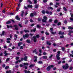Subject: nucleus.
Masks as SVG:
<instances>
[{"instance_id": "1", "label": "nucleus", "mask_w": 73, "mask_h": 73, "mask_svg": "<svg viewBox=\"0 0 73 73\" xmlns=\"http://www.w3.org/2000/svg\"><path fill=\"white\" fill-rule=\"evenodd\" d=\"M36 37L37 38H38V37H40V35H36V36H33V40L34 41V42H36Z\"/></svg>"}, {"instance_id": "2", "label": "nucleus", "mask_w": 73, "mask_h": 73, "mask_svg": "<svg viewBox=\"0 0 73 73\" xmlns=\"http://www.w3.org/2000/svg\"><path fill=\"white\" fill-rule=\"evenodd\" d=\"M63 68L65 70L66 69L68 68L69 67V66H68V64H66L65 66L63 65L62 66Z\"/></svg>"}, {"instance_id": "3", "label": "nucleus", "mask_w": 73, "mask_h": 73, "mask_svg": "<svg viewBox=\"0 0 73 73\" xmlns=\"http://www.w3.org/2000/svg\"><path fill=\"white\" fill-rule=\"evenodd\" d=\"M48 18L46 17V16H44L43 17V19L42 20V21L43 23H46V20H47V19Z\"/></svg>"}, {"instance_id": "4", "label": "nucleus", "mask_w": 73, "mask_h": 73, "mask_svg": "<svg viewBox=\"0 0 73 73\" xmlns=\"http://www.w3.org/2000/svg\"><path fill=\"white\" fill-rule=\"evenodd\" d=\"M54 66L53 65H51V66H49L47 68L46 70H47L49 71L50 70L51 67V68H53Z\"/></svg>"}, {"instance_id": "5", "label": "nucleus", "mask_w": 73, "mask_h": 73, "mask_svg": "<svg viewBox=\"0 0 73 73\" xmlns=\"http://www.w3.org/2000/svg\"><path fill=\"white\" fill-rule=\"evenodd\" d=\"M33 6L32 5H28L27 6V7L25 6H24V8L25 9H28V8H32Z\"/></svg>"}, {"instance_id": "6", "label": "nucleus", "mask_w": 73, "mask_h": 73, "mask_svg": "<svg viewBox=\"0 0 73 73\" xmlns=\"http://www.w3.org/2000/svg\"><path fill=\"white\" fill-rule=\"evenodd\" d=\"M70 14L71 15V16L72 18H70V20H71V21H73V14H72V13H70Z\"/></svg>"}, {"instance_id": "7", "label": "nucleus", "mask_w": 73, "mask_h": 73, "mask_svg": "<svg viewBox=\"0 0 73 73\" xmlns=\"http://www.w3.org/2000/svg\"><path fill=\"white\" fill-rule=\"evenodd\" d=\"M23 36L24 38H25V37H29V35H28V34H27L25 35H23Z\"/></svg>"}, {"instance_id": "8", "label": "nucleus", "mask_w": 73, "mask_h": 73, "mask_svg": "<svg viewBox=\"0 0 73 73\" xmlns=\"http://www.w3.org/2000/svg\"><path fill=\"white\" fill-rule=\"evenodd\" d=\"M60 56V54H57L56 55V58L57 60H60V58L59 57Z\"/></svg>"}, {"instance_id": "9", "label": "nucleus", "mask_w": 73, "mask_h": 73, "mask_svg": "<svg viewBox=\"0 0 73 73\" xmlns=\"http://www.w3.org/2000/svg\"><path fill=\"white\" fill-rule=\"evenodd\" d=\"M7 28H12V26L11 25H7Z\"/></svg>"}, {"instance_id": "10", "label": "nucleus", "mask_w": 73, "mask_h": 73, "mask_svg": "<svg viewBox=\"0 0 73 73\" xmlns=\"http://www.w3.org/2000/svg\"><path fill=\"white\" fill-rule=\"evenodd\" d=\"M27 59H28V57L27 56H25L23 58L24 61H27Z\"/></svg>"}, {"instance_id": "11", "label": "nucleus", "mask_w": 73, "mask_h": 73, "mask_svg": "<svg viewBox=\"0 0 73 73\" xmlns=\"http://www.w3.org/2000/svg\"><path fill=\"white\" fill-rule=\"evenodd\" d=\"M16 18L17 20H20V18L19 17L18 15L16 16Z\"/></svg>"}, {"instance_id": "12", "label": "nucleus", "mask_w": 73, "mask_h": 73, "mask_svg": "<svg viewBox=\"0 0 73 73\" xmlns=\"http://www.w3.org/2000/svg\"><path fill=\"white\" fill-rule=\"evenodd\" d=\"M47 44L49 45H50L52 44V43H50V41H47Z\"/></svg>"}, {"instance_id": "13", "label": "nucleus", "mask_w": 73, "mask_h": 73, "mask_svg": "<svg viewBox=\"0 0 73 73\" xmlns=\"http://www.w3.org/2000/svg\"><path fill=\"white\" fill-rule=\"evenodd\" d=\"M28 63H23V65L24 66H25V65L28 66L29 65Z\"/></svg>"}, {"instance_id": "14", "label": "nucleus", "mask_w": 73, "mask_h": 73, "mask_svg": "<svg viewBox=\"0 0 73 73\" xmlns=\"http://www.w3.org/2000/svg\"><path fill=\"white\" fill-rule=\"evenodd\" d=\"M71 53H72V54H68V55H70V56H72V57H73V51H71Z\"/></svg>"}, {"instance_id": "15", "label": "nucleus", "mask_w": 73, "mask_h": 73, "mask_svg": "<svg viewBox=\"0 0 73 73\" xmlns=\"http://www.w3.org/2000/svg\"><path fill=\"white\" fill-rule=\"evenodd\" d=\"M23 14H24V11H22V13L21 14V16L22 17H23V16H24Z\"/></svg>"}, {"instance_id": "16", "label": "nucleus", "mask_w": 73, "mask_h": 73, "mask_svg": "<svg viewBox=\"0 0 73 73\" xmlns=\"http://www.w3.org/2000/svg\"><path fill=\"white\" fill-rule=\"evenodd\" d=\"M36 13H35V14H33V13H31L30 14V16L31 17H33V15H36Z\"/></svg>"}, {"instance_id": "17", "label": "nucleus", "mask_w": 73, "mask_h": 73, "mask_svg": "<svg viewBox=\"0 0 73 73\" xmlns=\"http://www.w3.org/2000/svg\"><path fill=\"white\" fill-rule=\"evenodd\" d=\"M36 28H35L34 29L31 30V32H36Z\"/></svg>"}, {"instance_id": "18", "label": "nucleus", "mask_w": 73, "mask_h": 73, "mask_svg": "<svg viewBox=\"0 0 73 73\" xmlns=\"http://www.w3.org/2000/svg\"><path fill=\"white\" fill-rule=\"evenodd\" d=\"M64 33L63 32H61L60 31L59 32V35H64Z\"/></svg>"}, {"instance_id": "19", "label": "nucleus", "mask_w": 73, "mask_h": 73, "mask_svg": "<svg viewBox=\"0 0 73 73\" xmlns=\"http://www.w3.org/2000/svg\"><path fill=\"white\" fill-rule=\"evenodd\" d=\"M42 57L44 59H46L47 58V56H43Z\"/></svg>"}, {"instance_id": "20", "label": "nucleus", "mask_w": 73, "mask_h": 73, "mask_svg": "<svg viewBox=\"0 0 73 73\" xmlns=\"http://www.w3.org/2000/svg\"><path fill=\"white\" fill-rule=\"evenodd\" d=\"M4 54H5V56H7L8 54L7 53V51H5L4 52Z\"/></svg>"}, {"instance_id": "21", "label": "nucleus", "mask_w": 73, "mask_h": 73, "mask_svg": "<svg viewBox=\"0 0 73 73\" xmlns=\"http://www.w3.org/2000/svg\"><path fill=\"white\" fill-rule=\"evenodd\" d=\"M24 72L25 73H30V72L29 71H27V70H24Z\"/></svg>"}, {"instance_id": "22", "label": "nucleus", "mask_w": 73, "mask_h": 73, "mask_svg": "<svg viewBox=\"0 0 73 73\" xmlns=\"http://www.w3.org/2000/svg\"><path fill=\"white\" fill-rule=\"evenodd\" d=\"M68 29H73V27H68Z\"/></svg>"}, {"instance_id": "23", "label": "nucleus", "mask_w": 73, "mask_h": 73, "mask_svg": "<svg viewBox=\"0 0 73 73\" xmlns=\"http://www.w3.org/2000/svg\"><path fill=\"white\" fill-rule=\"evenodd\" d=\"M23 44L22 42H20L18 44V45L19 46H20V45H21V44Z\"/></svg>"}, {"instance_id": "24", "label": "nucleus", "mask_w": 73, "mask_h": 73, "mask_svg": "<svg viewBox=\"0 0 73 73\" xmlns=\"http://www.w3.org/2000/svg\"><path fill=\"white\" fill-rule=\"evenodd\" d=\"M2 34H1V36H2L3 35H4V33H5V32H4V31H3L2 32Z\"/></svg>"}, {"instance_id": "25", "label": "nucleus", "mask_w": 73, "mask_h": 73, "mask_svg": "<svg viewBox=\"0 0 73 73\" xmlns=\"http://www.w3.org/2000/svg\"><path fill=\"white\" fill-rule=\"evenodd\" d=\"M53 9L52 7H48V9Z\"/></svg>"}, {"instance_id": "26", "label": "nucleus", "mask_w": 73, "mask_h": 73, "mask_svg": "<svg viewBox=\"0 0 73 73\" xmlns=\"http://www.w3.org/2000/svg\"><path fill=\"white\" fill-rule=\"evenodd\" d=\"M26 41L28 43H30L31 42V41L29 40H27Z\"/></svg>"}, {"instance_id": "27", "label": "nucleus", "mask_w": 73, "mask_h": 73, "mask_svg": "<svg viewBox=\"0 0 73 73\" xmlns=\"http://www.w3.org/2000/svg\"><path fill=\"white\" fill-rule=\"evenodd\" d=\"M36 27H37V28H40V27H41L40 26V25H36Z\"/></svg>"}, {"instance_id": "28", "label": "nucleus", "mask_w": 73, "mask_h": 73, "mask_svg": "<svg viewBox=\"0 0 73 73\" xmlns=\"http://www.w3.org/2000/svg\"><path fill=\"white\" fill-rule=\"evenodd\" d=\"M35 65V64H31L30 65L29 67L30 68H32V67H33Z\"/></svg>"}, {"instance_id": "29", "label": "nucleus", "mask_w": 73, "mask_h": 73, "mask_svg": "<svg viewBox=\"0 0 73 73\" xmlns=\"http://www.w3.org/2000/svg\"><path fill=\"white\" fill-rule=\"evenodd\" d=\"M38 63L40 64H42V62L41 61H39L38 62Z\"/></svg>"}, {"instance_id": "30", "label": "nucleus", "mask_w": 73, "mask_h": 73, "mask_svg": "<svg viewBox=\"0 0 73 73\" xmlns=\"http://www.w3.org/2000/svg\"><path fill=\"white\" fill-rule=\"evenodd\" d=\"M24 31L25 33H28V32H29L28 30H24Z\"/></svg>"}, {"instance_id": "31", "label": "nucleus", "mask_w": 73, "mask_h": 73, "mask_svg": "<svg viewBox=\"0 0 73 73\" xmlns=\"http://www.w3.org/2000/svg\"><path fill=\"white\" fill-rule=\"evenodd\" d=\"M71 33H73V31H70V33H68V35H70Z\"/></svg>"}, {"instance_id": "32", "label": "nucleus", "mask_w": 73, "mask_h": 73, "mask_svg": "<svg viewBox=\"0 0 73 73\" xmlns=\"http://www.w3.org/2000/svg\"><path fill=\"white\" fill-rule=\"evenodd\" d=\"M28 2H29L30 4H32V2H31V1L30 0H28Z\"/></svg>"}, {"instance_id": "33", "label": "nucleus", "mask_w": 73, "mask_h": 73, "mask_svg": "<svg viewBox=\"0 0 73 73\" xmlns=\"http://www.w3.org/2000/svg\"><path fill=\"white\" fill-rule=\"evenodd\" d=\"M9 60V58H8L6 60V63H7V61H8Z\"/></svg>"}, {"instance_id": "34", "label": "nucleus", "mask_w": 73, "mask_h": 73, "mask_svg": "<svg viewBox=\"0 0 73 73\" xmlns=\"http://www.w3.org/2000/svg\"><path fill=\"white\" fill-rule=\"evenodd\" d=\"M62 50L63 51H64L65 50V48L64 47H62Z\"/></svg>"}, {"instance_id": "35", "label": "nucleus", "mask_w": 73, "mask_h": 73, "mask_svg": "<svg viewBox=\"0 0 73 73\" xmlns=\"http://www.w3.org/2000/svg\"><path fill=\"white\" fill-rule=\"evenodd\" d=\"M42 13H43V14H45V11L43 10L42 11Z\"/></svg>"}, {"instance_id": "36", "label": "nucleus", "mask_w": 73, "mask_h": 73, "mask_svg": "<svg viewBox=\"0 0 73 73\" xmlns=\"http://www.w3.org/2000/svg\"><path fill=\"white\" fill-rule=\"evenodd\" d=\"M11 70H9V71H6V73H11Z\"/></svg>"}, {"instance_id": "37", "label": "nucleus", "mask_w": 73, "mask_h": 73, "mask_svg": "<svg viewBox=\"0 0 73 73\" xmlns=\"http://www.w3.org/2000/svg\"><path fill=\"white\" fill-rule=\"evenodd\" d=\"M19 58H20L19 57H17L16 58V60H19Z\"/></svg>"}, {"instance_id": "38", "label": "nucleus", "mask_w": 73, "mask_h": 73, "mask_svg": "<svg viewBox=\"0 0 73 73\" xmlns=\"http://www.w3.org/2000/svg\"><path fill=\"white\" fill-rule=\"evenodd\" d=\"M63 9H64V11H67V9H66V8L65 7H63Z\"/></svg>"}, {"instance_id": "39", "label": "nucleus", "mask_w": 73, "mask_h": 73, "mask_svg": "<svg viewBox=\"0 0 73 73\" xmlns=\"http://www.w3.org/2000/svg\"><path fill=\"white\" fill-rule=\"evenodd\" d=\"M18 25L20 26V27H22V26L21 25V24L19 23L18 24Z\"/></svg>"}, {"instance_id": "40", "label": "nucleus", "mask_w": 73, "mask_h": 73, "mask_svg": "<svg viewBox=\"0 0 73 73\" xmlns=\"http://www.w3.org/2000/svg\"><path fill=\"white\" fill-rule=\"evenodd\" d=\"M34 0V1L35 4H36L37 3V0Z\"/></svg>"}, {"instance_id": "41", "label": "nucleus", "mask_w": 73, "mask_h": 73, "mask_svg": "<svg viewBox=\"0 0 73 73\" xmlns=\"http://www.w3.org/2000/svg\"><path fill=\"white\" fill-rule=\"evenodd\" d=\"M43 2L44 3H46L47 2V0H43Z\"/></svg>"}, {"instance_id": "42", "label": "nucleus", "mask_w": 73, "mask_h": 73, "mask_svg": "<svg viewBox=\"0 0 73 73\" xmlns=\"http://www.w3.org/2000/svg\"><path fill=\"white\" fill-rule=\"evenodd\" d=\"M73 69V67L72 66L70 67V70H72Z\"/></svg>"}, {"instance_id": "43", "label": "nucleus", "mask_w": 73, "mask_h": 73, "mask_svg": "<svg viewBox=\"0 0 73 73\" xmlns=\"http://www.w3.org/2000/svg\"><path fill=\"white\" fill-rule=\"evenodd\" d=\"M9 68V66H7L5 68V69H8V68Z\"/></svg>"}, {"instance_id": "44", "label": "nucleus", "mask_w": 73, "mask_h": 73, "mask_svg": "<svg viewBox=\"0 0 73 73\" xmlns=\"http://www.w3.org/2000/svg\"><path fill=\"white\" fill-rule=\"evenodd\" d=\"M46 13H47V14H49V12L48 11H46Z\"/></svg>"}, {"instance_id": "45", "label": "nucleus", "mask_w": 73, "mask_h": 73, "mask_svg": "<svg viewBox=\"0 0 73 73\" xmlns=\"http://www.w3.org/2000/svg\"><path fill=\"white\" fill-rule=\"evenodd\" d=\"M11 23V21H8L6 23V24H10Z\"/></svg>"}, {"instance_id": "46", "label": "nucleus", "mask_w": 73, "mask_h": 73, "mask_svg": "<svg viewBox=\"0 0 73 73\" xmlns=\"http://www.w3.org/2000/svg\"><path fill=\"white\" fill-rule=\"evenodd\" d=\"M20 49H23V46H21L20 47Z\"/></svg>"}, {"instance_id": "47", "label": "nucleus", "mask_w": 73, "mask_h": 73, "mask_svg": "<svg viewBox=\"0 0 73 73\" xmlns=\"http://www.w3.org/2000/svg\"><path fill=\"white\" fill-rule=\"evenodd\" d=\"M15 37H16V38H17V35L16 34L15 35Z\"/></svg>"}, {"instance_id": "48", "label": "nucleus", "mask_w": 73, "mask_h": 73, "mask_svg": "<svg viewBox=\"0 0 73 73\" xmlns=\"http://www.w3.org/2000/svg\"><path fill=\"white\" fill-rule=\"evenodd\" d=\"M57 20H56L54 21V23H57Z\"/></svg>"}, {"instance_id": "49", "label": "nucleus", "mask_w": 73, "mask_h": 73, "mask_svg": "<svg viewBox=\"0 0 73 73\" xmlns=\"http://www.w3.org/2000/svg\"><path fill=\"white\" fill-rule=\"evenodd\" d=\"M7 40L8 41H9V40H11V38H8L7 39Z\"/></svg>"}, {"instance_id": "50", "label": "nucleus", "mask_w": 73, "mask_h": 73, "mask_svg": "<svg viewBox=\"0 0 73 73\" xmlns=\"http://www.w3.org/2000/svg\"><path fill=\"white\" fill-rule=\"evenodd\" d=\"M61 25V23L59 22L58 23V25Z\"/></svg>"}, {"instance_id": "51", "label": "nucleus", "mask_w": 73, "mask_h": 73, "mask_svg": "<svg viewBox=\"0 0 73 73\" xmlns=\"http://www.w3.org/2000/svg\"><path fill=\"white\" fill-rule=\"evenodd\" d=\"M51 33H52V34H53V35H54V34H55V33H56V32L54 33L53 32H52Z\"/></svg>"}, {"instance_id": "52", "label": "nucleus", "mask_w": 73, "mask_h": 73, "mask_svg": "<svg viewBox=\"0 0 73 73\" xmlns=\"http://www.w3.org/2000/svg\"><path fill=\"white\" fill-rule=\"evenodd\" d=\"M64 36H63V35H62V36H60V38H64Z\"/></svg>"}, {"instance_id": "53", "label": "nucleus", "mask_w": 73, "mask_h": 73, "mask_svg": "<svg viewBox=\"0 0 73 73\" xmlns=\"http://www.w3.org/2000/svg\"><path fill=\"white\" fill-rule=\"evenodd\" d=\"M49 14L50 15H52V12H50L49 13Z\"/></svg>"}, {"instance_id": "54", "label": "nucleus", "mask_w": 73, "mask_h": 73, "mask_svg": "<svg viewBox=\"0 0 73 73\" xmlns=\"http://www.w3.org/2000/svg\"><path fill=\"white\" fill-rule=\"evenodd\" d=\"M64 23H65V24H66V23H67V21H66V20H65L64 22Z\"/></svg>"}, {"instance_id": "55", "label": "nucleus", "mask_w": 73, "mask_h": 73, "mask_svg": "<svg viewBox=\"0 0 73 73\" xmlns=\"http://www.w3.org/2000/svg\"><path fill=\"white\" fill-rule=\"evenodd\" d=\"M45 34L46 35H49V33L47 32Z\"/></svg>"}, {"instance_id": "56", "label": "nucleus", "mask_w": 73, "mask_h": 73, "mask_svg": "<svg viewBox=\"0 0 73 73\" xmlns=\"http://www.w3.org/2000/svg\"><path fill=\"white\" fill-rule=\"evenodd\" d=\"M36 49H35V50H34L33 51V53H35V52H36Z\"/></svg>"}, {"instance_id": "57", "label": "nucleus", "mask_w": 73, "mask_h": 73, "mask_svg": "<svg viewBox=\"0 0 73 73\" xmlns=\"http://www.w3.org/2000/svg\"><path fill=\"white\" fill-rule=\"evenodd\" d=\"M19 7H18L17 8V11H19Z\"/></svg>"}, {"instance_id": "58", "label": "nucleus", "mask_w": 73, "mask_h": 73, "mask_svg": "<svg viewBox=\"0 0 73 73\" xmlns=\"http://www.w3.org/2000/svg\"><path fill=\"white\" fill-rule=\"evenodd\" d=\"M52 56H53V55H51L50 56V57H49V58H51L52 57Z\"/></svg>"}, {"instance_id": "59", "label": "nucleus", "mask_w": 73, "mask_h": 73, "mask_svg": "<svg viewBox=\"0 0 73 73\" xmlns=\"http://www.w3.org/2000/svg\"><path fill=\"white\" fill-rule=\"evenodd\" d=\"M35 7L36 8H38V6L36 5L35 6Z\"/></svg>"}, {"instance_id": "60", "label": "nucleus", "mask_w": 73, "mask_h": 73, "mask_svg": "<svg viewBox=\"0 0 73 73\" xmlns=\"http://www.w3.org/2000/svg\"><path fill=\"white\" fill-rule=\"evenodd\" d=\"M53 4L52 3H50V5H53Z\"/></svg>"}, {"instance_id": "61", "label": "nucleus", "mask_w": 73, "mask_h": 73, "mask_svg": "<svg viewBox=\"0 0 73 73\" xmlns=\"http://www.w3.org/2000/svg\"><path fill=\"white\" fill-rule=\"evenodd\" d=\"M20 5H21V4H20V3H19L18 5V7H20Z\"/></svg>"}, {"instance_id": "62", "label": "nucleus", "mask_w": 73, "mask_h": 73, "mask_svg": "<svg viewBox=\"0 0 73 73\" xmlns=\"http://www.w3.org/2000/svg\"><path fill=\"white\" fill-rule=\"evenodd\" d=\"M17 27V25H14V27Z\"/></svg>"}, {"instance_id": "63", "label": "nucleus", "mask_w": 73, "mask_h": 73, "mask_svg": "<svg viewBox=\"0 0 73 73\" xmlns=\"http://www.w3.org/2000/svg\"><path fill=\"white\" fill-rule=\"evenodd\" d=\"M43 54L44 55H46V52H44Z\"/></svg>"}, {"instance_id": "64", "label": "nucleus", "mask_w": 73, "mask_h": 73, "mask_svg": "<svg viewBox=\"0 0 73 73\" xmlns=\"http://www.w3.org/2000/svg\"><path fill=\"white\" fill-rule=\"evenodd\" d=\"M72 46H73V43H71L70 44Z\"/></svg>"}]
</instances>
